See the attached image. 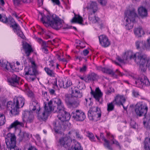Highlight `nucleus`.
<instances>
[{
  "label": "nucleus",
  "mask_w": 150,
  "mask_h": 150,
  "mask_svg": "<svg viewBox=\"0 0 150 150\" xmlns=\"http://www.w3.org/2000/svg\"><path fill=\"white\" fill-rule=\"evenodd\" d=\"M113 102H112L107 104V110L108 112L111 111L114 109V105L113 104Z\"/></svg>",
  "instance_id": "nucleus-43"
},
{
  "label": "nucleus",
  "mask_w": 150,
  "mask_h": 150,
  "mask_svg": "<svg viewBox=\"0 0 150 150\" xmlns=\"http://www.w3.org/2000/svg\"><path fill=\"white\" fill-rule=\"evenodd\" d=\"M72 90V88L71 89ZM82 94L81 91L79 89H75L71 90V97L80 98L82 97Z\"/></svg>",
  "instance_id": "nucleus-23"
},
{
  "label": "nucleus",
  "mask_w": 150,
  "mask_h": 150,
  "mask_svg": "<svg viewBox=\"0 0 150 150\" xmlns=\"http://www.w3.org/2000/svg\"><path fill=\"white\" fill-rule=\"evenodd\" d=\"M44 103L45 106L44 108L41 109L40 108L39 110L38 109L36 112L38 119L40 120L43 121L47 120L50 112L52 111L51 108L47 106L46 103L45 102Z\"/></svg>",
  "instance_id": "nucleus-7"
},
{
  "label": "nucleus",
  "mask_w": 150,
  "mask_h": 150,
  "mask_svg": "<svg viewBox=\"0 0 150 150\" xmlns=\"http://www.w3.org/2000/svg\"><path fill=\"white\" fill-rule=\"evenodd\" d=\"M23 47L25 50V53L28 57L29 56L30 53L33 51L31 47L28 44L26 43L23 44Z\"/></svg>",
  "instance_id": "nucleus-28"
},
{
  "label": "nucleus",
  "mask_w": 150,
  "mask_h": 150,
  "mask_svg": "<svg viewBox=\"0 0 150 150\" xmlns=\"http://www.w3.org/2000/svg\"><path fill=\"white\" fill-rule=\"evenodd\" d=\"M126 101V99L123 96H121L120 95H117L115 98L113 103L117 105H122L124 110L127 109V107H125L124 105V103Z\"/></svg>",
  "instance_id": "nucleus-14"
},
{
  "label": "nucleus",
  "mask_w": 150,
  "mask_h": 150,
  "mask_svg": "<svg viewBox=\"0 0 150 150\" xmlns=\"http://www.w3.org/2000/svg\"><path fill=\"white\" fill-rule=\"evenodd\" d=\"M83 19L82 17L80 16L75 14L74 16L71 20V22L73 23H77L80 25H83V24L82 22Z\"/></svg>",
  "instance_id": "nucleus-26"
},
{
  "label": "nucleus",
  "mask_w": 150,
  "mask_h": 150,
  "mask_svg": "<svg viewBox=\"0 0 150 150\" xmlns=\"http://www.w3.org/2000/svg\"><path fill=\"white\" fill-rule=\"evenodd\" d=\"M100 68L101 69V71L104 73L111 75L112 76H114L115 75V72L112 69L108 68H103L102 67H100Z\"/></svg>",
  "instance_id": "nucleus-30"
},
{
  "label": "nucleus",
  "mask_w": 150,
  "mask_h": 150,
  "mask_svg": "<svg viewBox=\"0 0 150 150\" xmlns=\"http://www.w3.org/2000/svg\"><path fill=\"white\" fill-rule=\"evenodd\" d=\"M5 117L3 114L0 113V126L3 125L5 122Z\"/></svg>",
  "instance_id": "nucleus-40"
},
{
  "label": "nucleus",
  "mask_w": 150,
  "mask_h": 150,
  "mask_svg": "<svg viewBox=\"0 0 150 150\" xmlns=\"http://www.w3.org/2000/svg\"><path fill=\"white\" fill-rule=\"evenodd\" d=\"M72 84L71 81L70 80L67 79V80H65L64 88L67 89L68 88L72 85Z\"/></svg>",
  "instance_id": "nucleus-41"
},
{
  "label": "nucleus",
  "mask_w": 150,
  "mask_h": 150,
  "mask_svg": "<svg viewBox=\"0 0 150 150\" xmlns=\"http://www.w3.org/2000/svg\"><path fill=\"white\" fill-rule=\"evenodd\" d=\"M24 70L25 76H34L37 72L36 69L33 67H26Z\"/></svg>",
  "instance_id": "nucleus-19"
},
{
  "label": "nucleus",
  "mask_w": 150,
  "mask_h": 150,
  "mask_svg": "<svg viewBox=\"0 0 150 150\" xmlns=\"http://www.w3.org/2000/svg\"><path fill=\"white\" fill-rule=\"evenodd\" d=\"M94 110L93 107L92 108H90V109L88 111V116L89 118L91 120H94L95 118L94 117Z\"/></svg>",
  "instance_id": "nucleus-37"
},
{
  "label": "nucleus",
  "mask_w": 150,
  "mask_h": 150,
  "mask_svg": "<svg viewBox=\"0 0 150 150\" xmlns=\"http://www.w3.org/2000/svg\"><path fill=\"white\" fill-rule=\"evenodd\" d=\"M100 4L103 6H105L107 3V0H98Z\"/></svg>",
  "instance_id": "nucleus-54"
},
{
  "label": "nucleus",
  "mask_w": 150,
  "mask_h": 150,
  "mask_svg": "<svg viewBox=\"0 0 150 150\" xmlns=\"http://www.w3.org/2000/svg\"><path fill=\"white\" fill-rule=\"evenodd\" d=\"M73 150H82L81 145L78 142H75L73 148Z\"/></svg>",
  "instance_id": "nucleus-42"
},
{
  "label": "nucleus",
  "mask_w": 150,
  "mask_h": 150,
  "mask_svg": "<svg viewBox=\"0 0 150 150\" xmlns=\"http://www.w3.org/2000/svg\"><path fill=\"white\" fill-rule=\"evenodd\" d=\"M20 108L16 105L14 108H12L10 111V112L12 115V116L18 115L19 113V108Z\"/></svg>",
  "instance_id": "nucleus-33"
},
{
  "label": "nucleus",
  "mask_w": 150,
  "mask_h": 150,
  "mask_svg": "<svg viewBox=\"0 0 150 150\" xmlns=\"http://www.w3.org/2000/svg\"><path fill=\"white\" fill-rule=\"evenodd\" d=\"M6 104L5 101L0 100V108H4L6 107Z\"/></svg>",
  "instance_id": "nucleus-48"
},
{
  "label": "nucleus",
  "mask_w": 150,
  "mask_h": 150,
  "mask_svg": "<svg viewBox=\"0 0 150 150\" xmlns=\"http://www.w3.org/2000/svg\"><path fill=\"white\" fill-rule=\"evenodd\" d=\"M100 136L101 139L104 142V143L103 144L104 146L109 150H112V147L110 144V142L105 139L103 133H100Z\"/></svg>",
  "instance_id": "nucleus-27"
},
{
  "label": "nucleus",
  "mask_w": 150,
  "mask_h": 150,
  "mask_svg": "<svg viewBox=\"0 0 150 150\" xmlns=\"http://www.w3.org/2000/svg\"><path fill=\"white\" fill-rule=\"evenodd\" d=\"M50 93L51 95H54L55 94V91L53 89H49Z\"/></svg>",
  "instance_id": "nucleus-63"
},
{
  "label": "nucleus",
  "mask_w": 150,
  "mask_h": 150,
  "mask_svg": "<svg viewBox=\"0 0 150 150\" xmlns=\"http://www.w3.org/2000/svg\"><path fill=\"white\" fill-rule=\"evenodd\" d=\"M13 1L15 6H17L20 4V0H13Z\"/></svg>",
  "instance_id": "nucleus-55"
},
{
  "label": "nucleus",
  "mask_w": 150,
  "mask_h": 150,
  "mask_svg": "<svg viewBox=\"0 0 150 150\" xmlns=\"http://www.w3.org/2000/svg\"><path fill=\"white\" fill-rule=\"evenodd\" d=\"M86 133V136L88 137L91 141L95 142L96 141L95 138L92 133L89 131H87Z\"/></svg>",
  "instance_id": "nucleus-38"
},
{
  "label": "nucleus",
  "mask_w": 150,
  "mask_h": 150,
  "mask_svg": "<svg viewBox=\"0 0 150 150\" xmlns=\"http://www.w3.org/2000/svg\"><path fill=\"white\" fill-rule=\"evenodd\" d=\"M53 3H55L56 4L59 6L60 4V2L59 0H52Z\"/></svg>",
  "instance_id": "nucleus-61"
},
{
  "label": "nucleus",
  "mask_w": 150,
  "mask_h": 150,
  "mask_svg": "<svg viewBox=\"0 0 150 150\" xmlns=\"http://www.w3.org/2000/svg\"><path fill=\"white\" fill-rule=\"evenodd\" d=\"M75 133L76 134V138L77 139H82L83 138V136L81 135L80 134L79 132L78 131H76L75 132Z\"/></svg>",
  "instance_id": "nucleus-51"
},
{
  "label": "nucleus",
  "mask_w": 150,
  "mask_h": 150,
  "mask_svg": "<svg viewBox=\"0 0 150 150\" xmlns=\"http://www.w3.org/2000/svg\"><path fill=\"white\" fill-rule=\"evenodd\" d=\"M87 8L90 10V11L96 12L98 9L97 3L96 2H91L88 4Z\"/></svg>",
  "instance_id": "nucleus-21"
},
{
  "label": "nucleus",
  "mask_w": 150,
  "mask_h": 150,
  "mask_svg": "<svg viewBox=\"0 0 150 150\" xmlns=\"http://www.w3.org/2000/svg\"><path fill=\"white\" fill-rule=\"evenodd\" d=\"M125 17L124 25L128 30L131 29L133 26V23L135 22V18L137 17L136 11L134 8L127 10L125 12Z\"/></svg>",
  "instance_id": "nucleus-5"
},
{
  "label": "nucleus",
  "mask_w": 150,
  "mask_h": 150,
  "mask_svg": "<svg viewBox=\"0 0 150 150\" xmlns=\"http://www.w3.org/2000/svg\"><path fill=\"white\" fill-rule=\"evenodd\" d=\"M135 112L137 116H144L143 124L145 127L150 128V114H146L148 107L145 104L137 103L135 106Z\"/></svg>",
  "instance_id": "nucleus-3"
},
{
  "label": "nucleus",
  "mask_w": 150,
  "mask_h": 150,
  "mask_svg": "<svg viewBox=\"0 0 150 150\" xmlns=\"http://www.w3.org/2000/svg\"><path fill=\"white\" fill-rule=\"evenodd\" d=\"M143 43V41L137 40V41L135 43V45L137 49H139L141 47V45Z\"/></svg>",
  "instance_id": "nucleus-46"
},
{
  "label": "nucleus",
  "mask_w": 150,
  "mask_h": 150,
  "mask_svg": "<svg viewBox=\"0 0 150 150\" xmlns=\"http://www.w3.org/2000/svg\"><path fill=\"white\" fill-rule=\"evenodd\" d=\"M0 21L4 23H6L8 21L6 17L5 16L2 17L1 14H0Z\"/></svg>",
  "instance_id": "nucleus-47"
},
{
  "label": "nucleus",
  "mask_w": 150,
  "mask_h": 150,
  "mask_svg": "<svg viewBox=\"0 0 150 150\" xmlns=\"http://www.w3.org/2000/svg\"><path fill=\"white\" fill-rule=\"evenodd\" d=\"M24 124L22 122L16 120L13 122L8 128V129L10 130L13 128H16L18 127H23Z\"/></svg>",
  "instance_id": "nucleus-24"
},
{
  "label": "nucleus",
  "mask_w": 150,
  "mask_h": 150,
  "mask_svg": "<svg viewBox=\"0 0 150 150\" xmlns=\"http://www.w3.org/2000/svg\"><path fill=\"white\" fill-rule=\"evenodd\" d=\"M149 144H150V138H146L144 143V147L145 150H150Z\"/></svg>",
  "instance_id": "nucleus-34"
},
{
  "label": "nucleus",
  "mask_w": 150,
  "mask_h": 150,
  "mask_svg": "<svg viewBox=\"0 0 150 150\" xmlns=\"http://www.w3.org/2000/svg\"><path fill=\"white\" fill-rule=\"evenodd\" d=\"M66 103L68 107L70 108H76L79 105L80 101L79 100L72 101V97H67L65 99Z\"/></svg>",
  "instance_id": "nucleus-13"
},
{
  "label": "nucleus",
  "mask_w": 150,
  "mask_h": 150,
  "mask_svg": "<svg viewBox=\"0 0 150 150\" xmlns=\"http://www.w3.org/2000/svg\"><path fill=\"white\" fill-rule=\"evenodd\" d=\"M0 63L1 66L5 68L6 69H8L9 68H11V66L10 63H8L6 61H4L3 60H0Z\"/></svg>",
  "instance_id": "nucleus-36"
},
{
  "label": "nucleus",
  "mask_w": 150,
  "mask_h": 150,
  "mask_svg": "<svg viewBox=\"0 0 150 150\" xmlns=\"http://www.w3.org/2000/svg\"><path fill=\"white\" fill-rule=\"evenodd\" d=\"M6 104V108L7 109L9 110H11L12 108H14V107L16 105V104L13 103L11 101L8 102Z\"/></svg>",
  "instance_id": "nucleus-39"
},
{
  "label": "nucleus",
  "mask_w": 150,
  "mask_h": 150,
  "mask_svg": "<svg viewBox=\"0 0 150 150\" xmlns=\"http://www.w3.org/2000/svg\"><path fill=\"white\" fill-rule=\"evenodd\" d=\"M12 26L14 30V32L16 33L17 35L22 38L23 39L25 36L23 32L21 30L20 27L19 25L15 22V23L13 25H12Z\"/></svg>",
  "instance_id": "nucleus-20"
},
{
  "label": "nucleus",
  "mask_w": 150,
  "mask_h": 150,
  "mask_svg": "<svg viewBox=\"0 0 150 150\" xmlns=\"http://www.w3.org/2000/svg\"><path fill=\"white\" fill-rule=\"evenodd\" d=\"M125 54L129 60L134 59L135 62L139 64V67L142 71L144 72L145 71L147 67L150 70V59H147L146 54L141 52L133 54L131 51L126 52Z\"/></svg>",
  "instance_id": "nucleus-2"
},
{
  "label": "nucleus",
  "mask_w": 150,
  "mask_h": 150,
  "mask_svg": "<svg viewBox=\"0 0 150 150\" xmlns=\"http://www.w3.org/2000/svg\"><path fill=\"white\" fill-rule=\"evenodd\" d=\"M95 121H96L100 119L101 116V111L99 108L97 107H93Z\"/></svg>",
  "instance_id": "nucleus-25"
},
{
  "label": "nucleus",
  "mask_w": 150,
  "mask_h": 150,
  "mask_svg": "<svg viewBox=\"0 0 150 150\" xmlns=\"http://www.w3.org/2000/svg\"><path fill=\"white\" fill-rule=\"evenodd\" d=\"M98 76L96 74L92 73L89 74L87 77L88 81H95L97 79Z\"/></svg>",
  "instance_id": "nucleus-32"
},
{
  "label": "nucleus",
  "mask_w": 150,
  "mask_h": 150,
  "mask_svg": "<svg viewBox=\"0 0 150 150\" xmlns=\"http://www.w3.org/2000/svg\"><path fill=\"white\" fill-rule=\"evenodd\" d=\"M95 13L93 12L90 11L88 13V19L90 21H94L93 18L96 16L95 15Z\"/></svg>",
  "instance_id": "nucleus-44"
},
{
  "label": "nucleus",
  "mask_w": 150,
  "mask_h": 150,
  "mask_svg": "<svg viewBox=\"0 0 150 150\" xmlns=\"http://www.w3.org/2000/svg\"><path fill=\"white\" fill-rule=\"evenodd\" d=\"M41 21L44 24L49 25L56 30L61 28L64 23V21L54 14L52 16L47 15L46 17H42Z\"/></svg>",
  "instance_id": "nucleus-4"
},
{
  "label": "nucleus",
  "mask_w": 150,
  "mask_h": 150,
  "mask_svg": "<svg viewBox=\"0 0 150 150\" xmlns=\"http://www.w3.org/2000/svg\"><path fill=\"white\" fill-rule=\"evenodd\" d=\"M134 33L135 35L138 37H141L144 34V31L142 28L140 27L135 28L134 29Z\"/></svg>",
  "instance_id": "nucleus-29"
},
{
  "label": "nucleus",
  "mask_w": 150,
  "mask_h": 150,
  "mask_svg": "<svg viewBox=\"0 0 150 150\" xmlns=\"http://www.w3.org/2000/svg\"><path fill=\"white\" fill-rule=\"evenodd\" d=\"M25 76L26 78L29 81H33L35 79V78L30 76H32L27 75H26Z\"/></svg>",
  "instance_id": "nucleus-52"
},
{
  "label": "nucleus",
  "mask_w": 150,
  "mask_h": 150,
  "mask_svg": "<svg viewBox=\"0 0 150 150\" xmlns=\"http://www.w3.org/2000/svg\"><path fill=\"white\" fill-rule=\"evenodd\" d=\"M93 19L94 21H91L93 23H95L97 22H98L99 20V19L98 17L96 16L94 17V18H93Z\"/></svg>",
  "instance_id": "nucleus-57"
},
{
  "label": "nucleus",
  "mask_w": 150,
  "mask_h": 150,
  "mask_svg": "<svg viewBox=\"0 0 150 150\" xmlns=\"http://www.w3.org/2000/svg\"><path fill=\"white\" fill-rule=\"evenodd\" d=\"M115 72V75L114 76H117L116 74H117V75H119L120 76H122L123 74L120 71H119L118 69H117L116 70Z\"/></svg>",
  "instance_id": "nucleus-62"
},
{
  "label": "nucleus",
  "mask_w": 150,
  "mask_h": 150,
  "mask_svg": "<svg viewBox=\"0 0 150 150\" xmlns=\"http://www.w3.org/2000/svg\"><path fill=\"white\" fill-rule=\"evenodd\" d=\"M44 70L47 74L51 77H54L55 75V73L53 71V69L51 68H49L48 67H45Z\"/></svg>",
  "instance_id": "nucleus-35"
},
{
  "label": "nucleus",
  "mask_w": 150,
  "mask_h": 150,
  "mask_svg": "<svg viewBox=\"0 0 150 150\" xmlns=\"http://www.w3.org/2000/svg\"><path fill=\"white\" fill-rule=\"evenodd\" d=\"M78 82L79 83V84L77 86V87L79 89V90H81L83 88L82 87L83 85L82 84H81V83H80V81H78Z\"/></svg>",
  "instance_id": "nucleus-60"
},
{
  "label": "nucleus",
  "mask_w": 150,
  "mask_h": 150,
  "mask_svg": "<svg viewBox=\"0 0 150 150\" xmlns=\"http://www.w3.org/2000/svg\"><path fill=\"white\" fill-rule=\"evenodd\" d=\"M133 95L135 97H137L139 95L138 92L137 91H133Z\"/></svg>",
  "instance_id": "nucleus-64"
},
{
  "label": "nucleus",
  "mask_w": 150,
  "mask_h": 150,
  "mask_svg": "<svg viewBox=\"0 0 150 150\" xmlns=\"http://www.w3.org/2000/svg\"><path fill=\"white\" fill-rule=\"evenodd\" d=\"M88 51L87 49H85L83 50V52L82 53H81V54L82 56L83 55L85 56H86L88 54Z\"/></svg>",
  "instance_id": "nucleus-56"
},
{
  "label": "nucleus",
  "mask_w": 150,
  "mask_h": 150,
  "mask_svg": "<svg viewBox=\"0 0 150 150\" xmlns=\"http://www.w3.org/2000/svg\"><path fill=\"white\" fill-rule=\"evenodd\" d=\"M72 142V139L70 137H65L59 139L58 145H59L66 149H69L71 146Z\"/></svg>",
  "instance_id": "nucleus-9"
},
{
  "label": "nucleus",
  "mask_w": 150,
  "mask_h": 150,
  "mask_svg": "<svg viewBox=\"0 0 150 150\" xmlns=\"http://www.w3.org/2000/svg\"><path fill=\"white\" fill-rule=\"evenodd\" d=\"M42 42V43L41 45L42 47H47V45L50 44V43L53 44V43L50 40L48 41L47 42V43L46 42L43 41Z\"/></svg>",
  "instance_id": "nucleus-45"
},
{
  "label": "nucleus",
  "mask_w": 150,
  "mask_h": 150,
  "mask_svg": "<svg viewBox=\"0 0 150 150\" xmlns=\"http://www.w3.org/2000/svg\"><path fill=\"white\" fill-rule=\"evenodd\" d=\"M99 39L100 44L103 47H108L110 44V42L107 36L105 35H100L99 36Z\"/></svg>",
  "instance_id": "nucleus-15"
},
{
  "label": "nucleus",
  "mask_w": 150,
  "mask_h": 150,
  "mask_svg": "<svg viewBox=\"0 0 150 150\" xmlns=\"http://www.w3.org/2000/svg\"><path fill=\"white\" fill-rule=\"evenodd\" d=\"M116 59L120 62L124 64L126 63L129 61L125 53L123 55L122 58L118 56L116 57Z\"/></svg>",
  "instance_id": "nucleus-31"
},
{
  "label": "nucleus",
  "mask_w": 150,
  "mask_h": 150,
  "mask_svg": "<svg viewBox=\"0 0 150 150\" xmlns=\"http://www.w3.org/2000/svg\"><path fill=\"white\" fill-rule=\"evenodd\" d=\"M146 48L147 49L150 50V38L147 40Z\"/></svg>",
  "instance_id": "nucleus-53"
},
{
  "label": "nucleus",
  "mask_w": 150,
  "mask_h": 150,
  "mask_svg": "<svg viewBox=\"0 0 150 150\" xmlns=\"http://www.w3.org/2000/svg\"><path fill=\"white\" fill-rule=\"evenodd\" d=\"M58 84L60 88L63 87L64 88V82L62 80H59L58 82Z\"/></svg>",
  "instance_id": "nucleus-49"
},
{
  "label": "nucleus",
  "mask_w": 150,
  "mask_h": 150,
  "mask_svg": "<svg viewBox=\"0 0 150 150\" xmlns=\"http://www.w3.org/2000/svg\"><path fill=\"white\" fill-rule=\"evenodd\" d=\"M73 118L76 121H82L86 118V115L81 110H77L71 113Z\"/></svg>",
  "instance_id": "nucleus-10"
},
{
  "label": "nucleus",
  "mask_w": 150,
  "mask_h": 150,
  "mask_svg": "<svg viewBox=\"0 0 150 150\" xmlns=\"http://www.w3.org/2000/svg\"><path fill=\"white\" fill-rule=\"evenodd\" d=\"M91 93L93 95L96 100L98 102L99 104H102L103 94L98 88H96L95 91H91Z\"/></svg>",
  "instance_id": "nucleus-11"
},
{
  "label": "nucleus",
  "mask_w": 150,
  "mask_h": 150,
  "mask_svg": "<svg viewBox=\"0 0 150 150\" xmlns=\"http://www.w3.org/2000/svg\"><path fill=\"white\" fill-rule=\"evenodd\" d=\"M19 77L15 74L13 75L9 80L10 85L15 87L19 85Z\"/></svg>",
  "instance_id": "nucleus-18"
},
{
  "label": "nucleus",
  "mask_w": 150,
  "mask_h": 150,
  "mask_svg": "<svg viewBox=\"0 0 150 150\" xmlns=\"http://www.w3.org/2000/svg\"><path fill=\"white\" fill-rule=\"evenodd\" d=\"M87 67L85 65L83 66L82 68H81L80 69V71L81 72H85L86 71Z\"/></svg>",
  "instance_id": "nucleus-58"
},
{
  "label": "nucleus",
  "mask_w": 150,
  "mask_h": 150,
  "mask_svg": "<svg viewBox=\"0 0 150 150\" xmlns=\"http://www.w3.org/2000/svg\"><path fill=\"white\" fill-rule=\"evenodd\" d=\"M131 77L135 81L136 86L141 88H143L145 86H149L150 83L146 76L141 74L139 76L133 75L131 76Z\"/></svg>",
  "instance_id": "nucleus-6"
},
{
  "label": "nucleus",
  "mask_w": 150,
  "mask_h": 150,
  "mask_svg": "<svg viewBox=\"0 0 150 150\" xmlns=\"http://www.w3.org/2000/svg\"><path fill=\"white\" fill-rule=\"evenodd\" d=\"M139 15L142 18L146 17L147 15V11L146 9L143 6L139 7L138 10Z\"/></svg>",
  "instance_id": "nucleus-22"
},
{
  "label": "nucleus",
  "mask_w": 150,
  "mask_h": 150,
  "mask_svg": "<svg viewBox=\"0 0 150 150\" xmlns=\"http://www.w3.org/2000/svg\"><path fill=\"white\" fill-rule=\"evenodd\" d=\"M14 103L16 104V106H18L21 108L23 106L25 103V99L21 96L14 98Z\"/></svg>",
  "instance_id": "nucleus-16"
},
{
  "label": "nucleus",
  "mask_w": 150,
  "mask_h": 150,
  "mask_svg": "<svg viewBox=\"0 0 150 150\" xmlns=\"http://www.w3.org/2000/svg\"><path fill=\"white\" fill-rule=\"evenodd\" d=\"M29 134L25 132H20L18 135V140L19 142H25L29 138Z\"/></svg>",
  "instance_id": "nucleus-17"
},
{
  "label": "nucleus",
  "mask_w": 150,
  "mask_h": 150,
  "mask_svg": "<svg viewBox=\"0 0 150 150\" xmlns=\"http://www.w3.org/2000/svg\"><path fill=\"white\" fill-rule=\"evenodd\" d=\"M34 116L32 113L28 111H24L23 114V120L24 122L30 123L33 122Z\"/></svg>",
  "instance_id": "nucleus-12"
},
{
  "label": "nucleus",
  "mask_w": 150,
  "mask_h": 150,
  "mask_svg": "<svg viewBox=\"0 0 150 150\" xmlns=\"http://www.w3.org/2000/svg\"><path fill=\"white\" fill-rule=\"evenodd\" d=\"M27 95L29 97L32 98L33 96V93L31 91L29 90L28 92Z\"/></svg>",
  "instance_id": "nucleus-59"
},
{
  "label": "nucleus",
  "mask_w": 150,
  "mask_h": 150,
  "mask_svg": "<svg viewBox=\"0 0 150 150\" xmlns=\"http://www.w3.org/2000/svg\"><path fill=\"white\" fill-rule=\"evenodd\" d=\"M48 107L51 108L54 112L58 113L57 120L54 124L56 132L61 129H68L69 127L68 125L70 124L68 121L70 118V114L65 110L64 104L61 100L59 98H55L48 103Z\"/></svg>",
  "instance_id": "nucleus-1"
},
{
  "label": "nucleus",
  "mask_w": 150,
  "mask_h": 150,
  "mask_svg": "<svg viewBox=\"0 0 150 150\" xmlns=\"http://www.w3.org/2000/svg\"><path fill=\"white\" fill-rule=\"evenodd\" d=\"M34 103L35 104V105H31V107L32 108V107H33V108H32V110L33 111H34L35 110H36L37 108H38L39 109L40 108V106L39 105H38L37 103H36L35 102H34Z\"/></svg>",
  "instance_id": "nucleus-50"
},
{
  "label": "nucleus",
  "mask_w": 150,
  "mask_h": 150,
  "mask_svg": "<svg viewBox=\"0 0 150 150\" xmlns=\"http://www.w3.org/2000/svg\"><path fill=\"white\" fill-rule=\"evenodd\" d=\"M16 137L15 135L8 133L5 138V142L7 147L10 149H13L16 146Z\"/></svg>",
  "instance_id": "nucleus-8"
}]
</instances>
